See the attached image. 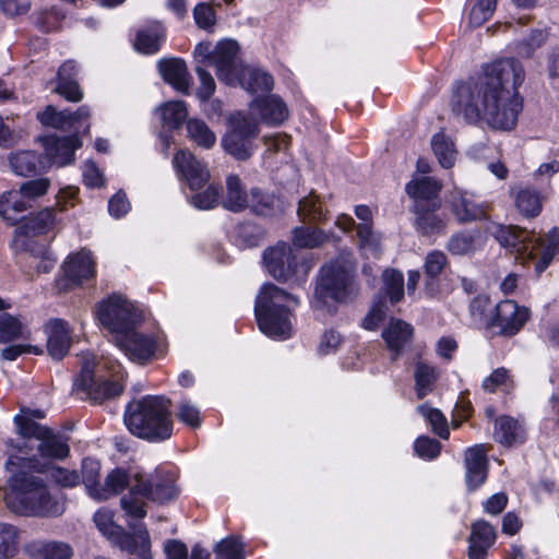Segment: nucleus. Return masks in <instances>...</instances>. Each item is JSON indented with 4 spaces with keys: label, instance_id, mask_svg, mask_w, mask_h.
Here are the masks:
<instances>
[{
    "label": "nucleus",
    "instance_id": "obj_1",
    "mask_svg": "<svg viewBox=\"0 0 559 559\" xmlns=\"http://www.w3.org/2000/svg\"><path fill=\"white\" fill-rule=\"evenodd\" d=\"M525 78L524 68L514 58L488 63L476 80L457 86L452 99L453 110L466 121H485L497 130H512L523 109L519 93Z\"/></svg>",
    "mask_w": 559,
    "mask_h": 559
},
{
    "label": "nucleus",
    "instance_id": "obj_2",
    "mask_svg": "<svg viewBox=\"0 0 559 559\" xmlns=\"http://www.w3.org/2000/svg\"><path fill=\"white\" fill-rule=\"evenodd\" d=\"M14 421L21 439L7 442L9 459L5 468L8 471H13V467H27L38 474L45 473L48 464L39 461L35 451L43 459L63 460L69 455L70 448L67 441L48 427L23 416H15Z\"/></svg>",
    "mask_w": 559,
    "mask_h": 559
},
{
    "label": "nucleus",
    "instance_id": "obj_3",
    "mask_svg": "<svg viewBox=\"0 0 559 559\" xmlns=\"http://www.w3.org/2000/svg\"><path fill=\"white\" fill-rule=\"evenodd\" d=\"M4 501L10 510L22 515H58L62 507L49 493L44 479L27 467H13Z\"/></svg>",
    "mask_w": 559,
    "mask_h": 559
},
{
    "label": "nucleus",
    "instance_id": "obj_4",
    "mask_svg": "<svg viewBox=\"0 0 559 559\" xmlns=\"http://www.w3.org/2000/svg\"><path fill=\"white\" fill-rule=\"evenodd\" d=\"M298 306L299 298L297 296L272 283L263 284L254 304L259 329L270 337H290L295 321L294 311Z\"/></svg>",
    "mask_w": 559,
    "mask_h": 559
},
{
    "label": "nucleus",
    "instance_id": "obj_5",
    "mask_svg": "<svg viewBox=\"0 0 559 559\" xmlns=\"http://www.w3.org/2000/svg\"><path fill=\"white\" fill-rule=\"evenodd\" d=\"M82 369L73 390L94 403L120 395L124 388L126 373L119 361L102 357L97 362L92 354L82 357Z\"/></svg>",
    "mask_w": 559,
    "mask_h": 559
},
{
    "label": "nucleus",
    "instance_id": "obj_6",
    "mask_svg": "<svg viewBox=\"0 0 559 559\" xmlns=\"http://www.w3.org/2000/svg\"><path fill=\"white\" fill-rule=\"evenodd\" d=\"M123 420L132 435L148 441H164L173 435L170 401L163 396L147 395L130 402Z\"/></svg>",
    "mask_w": 559,
    "mask_h": 559
},
{
    "label": "nucleus",
    "instance_id": "obj_7",
    "mask_svg": "<svg viewBox=\"0 0 559 559\" xmlns=\"http://www.w3.org/2000/svg\"><path fill=\"white\" fill-rule=\"evenodd\" d=\"M495 237L502 247L534 260L537 274L544 272L559 253V227H554L543 239L518 226H499Z\"/></svg>",
    "mask_w": 559,
    "mask_h": 559
},
{
    "label": "nucleus",
    "instance_id": "obj_8",
    "mask_svg": "<svg viewBox=\"0 0 559 559\" xmlns=\"http://www.w3.org/2000/svg\"><path fill=\"white\" fill-rule=\"evenodd\" d=\"M134 479L135 484L120 500L121 509L131 518L143 519L146 515L144 499L165 502L177 496L175 476L169 472L157 471L148 478L141 474Z\"/></svg>",
    "mask_w": 559,
    "mask_h": 559
},
{
    "label": "nucleus",
    "instance_id": "obj_9",
    "mask_svg": "<svg viewBox=\"0 0 559 559\" xmlns=\"http://www.w3.org/2000/svg\"><path fill=\"white\" fill-rule=\"evenodd\" d=\"M355 267L348 260H335L324 265L320 271L312 305L321 309L328 305L329 299L345 301L356 294L357 287L354 278Z\"/></svg>",
    "mask_w": 559,
    "mask_h": 559
},
{
    "label": "nucleus",
    "instance_id": "obj_10",
    "mask_svg": "<svg viewBox=\"0 0 559 559\" xmlns=\"http://www.w3.org/2000/svg\"><path fill=\"white\" fill-rule=\"evenodd\" d=\"M263 262L274 278L284 282L293 278L302 282L311 269L310 264L299 259L293 248L284 241L266 249L263 253Z\"/></svg>",
    "mask_w": 559,
    "mask_h": 559
},
{
    "label": "nucleus",
    "instance_id": "obj_11",
    "mask_svg": "<svg viewBox=\"0 0 559 559\" xmlns=\"http://www.w3.org/2000/svg\"><path fill=\"white\" fill-rule=\"evenodd\" d=\"M229 130L222 139V145L226 153L238 160H246L254 152L253 140L259 134L258 122L238 112L229 118Z\"/></svg>",
    "mask_w": 559,
    "mask_h": 559
},
{
    "label": "nucleus",
    "instance_id": "obj_12",
    "mask_svg": "<svg viewBox=\"0 0 559 559\" xmlns=\"http://www.w3.org/2000/svg\"><path fill=\"white\" fill-rule=\"evenodd\" d=\"M97 318L114 336L136 328L141 314L134 306L120 295H112L97 307Z\"/></svg>",
    "mask_w": 559,
    "mask_h": 559
},
{
    "label": "nucleus",
    "instance_id": "obj_13",
    "mask_svg": "<svg viewBox=\"0 0 559 559\" xmlns=\"http://www.w3.org/2000/svg\"><path fill=\"white\" fill-rule=\"evenodd\" d=\"M528 318L530 310L527 308L520 307L513 300H503L496 306L488 325L497 328L500 335L513 336L522 330Z\"/></svg>",
    "mask_w": 559,
    "mask_h": 559
},
{
    "label": "nucleus",
    "instance_id": "obj_14",
    "mask_svg": "<svg viewBox=\"0 0 559 559\" xmlns=\"http://www.w3.org/2000/svg\"><path fill=\"white\" fill-rule=\"evenodd\" d=\"M63 276L58 285L67 290L74 286L83 284L95 276V262L90 251L81 250L70 254L62 264Z\"/></svg>",
    "mask_w": 559,
    "mask_h": 559
},
{
    "label": "nucleus",
    "instance_id": "obj_15",
    "mask_svg": "<svg viewBox=\"0 0 559 559\" xmlns=\"http://www.w3.org/2000/svg\"><path fill=\"white\" fill-rule=\"evenodd\" d=\"M114 343L130 360L138 364L148 361L156 349L154 340L148 335L138 332L136 328H131L122 334H117V336H114Z\"/></svg>",
    "mask_w": 559,
    "mask_h": 559
},
{
    "label": "nucleus",
    "instance_id": "obj_16",
    "mask_svg": "<svg viewBox=\"0 0 559 559\" xmlns=\"http://www.w3.org/2000/svg\"><path fill=\"white\" fill-rule=\"evenodd\" d=\"M44 146L45 165L67 166L74 160V153L81 146L76 135L57 136L46 135L39 139Z\"/></svg>",
    "mask_w": 559,
    "mask_h": 559
},
{
    "label": "nucleus",
    "instance_id": "obj_17",
    "mask_svg": "<svg viewBox=\"0 0 559 559\" xmlns=\"http://www.w3.org/2000/svg\"><path fill=\"white\" fill-rule=\"evenodd\" d=\"M173 165L191 190L201 189L211 178L206 164L198 159L189 150H179L173 158Z\"/></svg>",
    "mask_w": 559,
    "mask_h": 559
},
{
    "label": "nucleus",
    "instance_id": "obj_18",
    "mask_svg": "<svg viewBox=\"0 0 559 559\" xmlns=\"http://www.w3.org/2000/svg\"><path fill=\"white\" fill-rule=\"evenodd\" d=\"M406 193L415 201V211H436L440 206L438 199L441 183L431 177L414 178L406 185Z\"/></svg>",
    "mask_w": 559,
    "mask_h": 559
},
{
    "label": "nucleus",
    "instance_id": "obj_19",
    "mask_svg": "<svg viewBox=\"0 0 559 559\" xmlns=\"http://www.w3.org/2000/svg\"><path fill=\"white\" fill-rule=\"evenodd\" d=\"M238 50V44L231 39L221 40L214 47L213 66L216 68V75L228 85H233L238 81L236 68Z\"/></svg>",
    "mask_w": 559,
    "mask_h": 559
},
{
    "label": "nucleus",
    "instance_id": "obj_20",
    "mask_svg": "<svg viewBox=\"0 0 559 559\" xmlns=\"http://www.w3.org/2000/svg\"><path fill=\"white\" fill-rule=\"evenodd\" d=\"M465 481L469 490L479 488L487 478V453L484 444L468 448L464 454Z\"/></svg>",
    "mask_w": 559,
    "mask_h": 559
},
{
    "label": "nucleus",
    "instance_id": "obj_21",
    "mask_svg": "<svg viewBox=\"0 0 559 559\" xmlns=\"http://www.w3.org/2000/svg\"><path fill=\"white\" fill-rule=\"evenodd\" d=\"M496 530L485 520L472 524L468 537V559H486L489 548L496 542Z\"/></svg>",
    "mask_w": 559,
    "mask_h": 559
},
{
    "label": "nucleus",
    "instance_id": "obj_22",
    "mask_svg": "<svg viewBox=\"0 0 559 559\" xmlns=\"http://www.w3.org/2000/svg\"><path fill=\"white\" fill-rule=\"evenodd\" d=\"M47 350L49 355L60 360L69 352L71 337L68 324L62 319H51L46 323Z\"/></svg>",
    "mask_w": 559,
    "mask_h": 559
},
{
    "label": "nucleus",
    "instance_id": "obj_23",
    "mask_svg": "<svg viewBox=\"0 0 559 559\" xmlns=\"http://www.w3.org/2000/svg\"><path fill=\"white\" fill-rule=\"evenodd\" d=\"M76 75L78 67L72 60L63 62L57 73L56 93L72 103L82 100L84 96V93L76 81Z\"/></svg>",
    "mask_w": 559,
    "mask_h": 559
},
{
    "label": "nucleus",
    "instance_id": "obj_24",
    "mask_svg": "<svg viewBox=\"0 0 559 559\" xmlns=\"http://www.w3.org/2000/svg\"><path fill=\"white\" fill-rule=\"evenodd\" d=\"M24 550L33 559H71L73 556L72 547L60 540H32Z\"/></svg>",
    "mask_w": 559,
    "mask_h": 559
},
{
    "label": "nucleus",
    "instance_id": "obj_25",
    "mask_svg": "<svg viewBox=\"0 0 559 559\" xmlns=\"http://www.w3.org/2000/svg\"><path fill=\"white\" fill-rule=\"evenodd\" d=\"M250 110L267 124H280L288 117L285 104L275 95L254 99Z\"/></svg>",
    "mask_w": 559,
    "mask_h": 559
},
{
    "label": "nucleus",
    "instance_id": "obj_26",
    "mask_svg": "<svg viewBox=\"0 0 559 559\" xmlns=\"http://www.w3.org/2000/svg\"><path fill=\"white\" fill-rule=\"evenodd\" d=\"M158 70L163 79L175 90L188 93L189 73L183 60L178 58L163 59L158 62Z\"/></svg>",
    "mask_w": 559,
    "mask_h": 559
},
{
    "label": "nucleus",
    "instance_id": "obj_27",
    "mask_svg": "<svg viewBox=\"0 0 559 559\" xmlns=\"http://www.w3.org/2000/svg\"><path fill=\"white\" fill-rule=\"evenodd\" d=\"M413 336V328L403 320H391L389 325L383 330L382 337L388 348L393 353L392 359H396L405 344Z\"/></svg>",
    "mask_w": 559,
    "mask_h": 559
},
{
    "label": "nucleus",
    "instance_id": "obj_28",
    "mask_svg": "<svg viewBox=\"0 0 559 559\" xmlns=\"http://www.w3.org/2000/svg\"><path fill=\"white\" fill-rule=\"evenodd\" d=\"M140 475L139 473L131 475L122 468L112 469L106 476L105 483L99 487V490L94 491V499L98 501L107 500L111 496L121 492L127 486L131 488L135 484V476Z\"/></svg>",
    "mask_w": 559,
    "mask_h": 559
},
{
    "label": "nucleus",
    "instance_id": "obj_29",
    "mask_svg": "<svg viewBox=\"0 0 559 559\" xmlns=\"http://www.w3.org/2000/svg\"><path fill=\"white\" fill-rule=\"evenodd\" d=\"M120 546L122 550L130 554H138L143 559H147L150 555V536L146 530H139L135 534H128L120 526L119 532L115 533L110 538Z\"/></svg>",
    "mask_w": 559,
    "mask_h": 559
},
{
    "label": "nucleus",
    "instance_id": "obj_30",
    "mask_svg": "<svg viewBox=\"0 0 559 559\" xmlns=\"http://www.w3.org/2000/svg\"><path fill=\"white\" fill-rule=\"evenodd\" d=\"M495 439L503 445L522 443L525 440L523 426L510 416H500L495 421Z\"/></svg>",
    "mask_w": 559,
    "mask_h": 559
},
{
    "label": "nucleus",
    "instance_id": "obj_31",
    "mask_svg": "<svg viewBox=\"0 0 559 559\" xmlns=\"http://www.w3.org/2000/svg\"><path fill=\"white\" fill-rule=\"evenodd\" d=\"M31 209L17 190L5 191L0 195V217L14 225L20 215Z\"/></svg>",
    "mask_w": 559,
    "mask_h": 559
},
{
    "label": "nucleus",
    "instance_id": "obj_32",
    "mask_svg": "<svg viewBox=\"0 0 559 559\" xmlns=\"http://www.w3.org/2000/svg\"><path fill=\"white\" fill-rule=\"evenodd\" d=\"M222 204L231 212H241L248 207L249 194L238 176L229 175L226 178V193Z\"/></svg>",
    "mask_w": 559,
    "mask_h": 559
},
{
    "label": "nucleus",
    "instance_id": "obj_33",
    "mask_svg": "<svg viewBox=\"0 0 559 559\" xmlns=\"http://www.w3.org/2000/svg\"><path fill=\"white\" fill-rule=\"evenodd\" d=\"M514 204L516 210L524 217L531 218L540 213L543 207V198L540 193L533 188H520L514 192Z\"/></svg>",
    "mask_w": 559,
    "mask_h": 559
},
{
    "label": "nucleus",
    "instance_id": "obj_34",
    "mask_svg": "<svg viewBox=\"0 0 559 559\" xmlns=\"http://www.w3.org/2000/svg\"><path fill=\"white\" fill-rule=\"evenodd\" d=\"M439 378V369L426 361L416 362L414 379L415 389L418 399H424L433 390V385Z\"/></svg>",
    "mask_w": 559,
    "mask_h": 559
},
{
    "label": "nucleus",
    "instance_id": "obj_35",
    "mask_svg": "<svg viewBox=\"0 0 559 559\" xmlns=\"http://www.w3.org/2000/svg\"><path fill=\"white\" fill-rule=\"evenodd\" d=\"M9 163L14 174L19 176H31L36 173L38 166L45 168V160H39L38 155L34 151H20L11 153Z\"/></svg>",
    "mask_w": 559,
    "mask_h": 559
},
{
    "label": "nucleus",
    "instance_id": "obj_36",
    "mask_svg": "<svg viewBox=\"0 0 559 559\" xmlns=\"http://www.w3.org/2000/svg\"><path fill=\"white\" fill-rule=\"evenodd\" d=\"M451 207L453 214L460 222L479 219L485 215L483 207L461 192L452 194Z\"/></svg>",
    "mask_w": 559,
    "mask_h": 559
},
{
    "label": "nucleus",
    "instance_id": "obj_37",
    "mask_svg": "<svg viewBox=\"0 0 559 559\" xmlns=\"http://www.w3.org/2000/svg\"><path fill=\"white\" fill-rule=\"evenodd\" d=\"M29 330L19 318L10 313L0 314V344L10 343L20 338L26 340Z\"/></svg>",
    "mask_w": 559,
    "mask_h": 559
},
{
    "label": "nucleus",
    "instance_id": "obj_38",
    "mask_svg": "<svg viewBox=\"0 0 559 559\" xmlns=\"http://www.w3.org/2000/svg\"><path fill=\"white\" fill-rule=\"evenodd\" d=\"M326 213L328 212L323 210L320 198L313 191L304 197L298 203L297 214L304 223L325 221Z\"/></svg>",
    "mask_w": 559,
    "mask_h": 559
},
{
    "label": "nucleus",
    "instance_id": "obj_39",
    "mask_svg": "<svg viewBox=\"0 0 559 559\" xmlns=\"http://www.w3.org/2000/svg\"><path fill=\"white\" fill-rule=\"evenodd\" d=\"M164 36L165 33L162 25L155 23L150 28L138 32L134 46L140 52L152 55L159 50Z\"/></svg>",
    "mask_w": 559,
    "mask_h": 559
},
{
    "label": "nucleus",
    "instance_id": "obj_40",
    "mask_svg": "<svg viewBox=\"0 0 559 559\" xmlns=\"http://www.w3.org/2000/svg\"><path fill=\"white\" fill-rule=\"evenodd\" d=\"M241 85L251 93L269 92L273 88V78L260 69H246L238 78Z\"/></svg>",
    "mask_w": 559,
    "mask_h": 559
},
{
    "label": "nucleus",
    "instance_id": "obj_41",
    "mask_svg": "<svg viewBox=\"0 0 559 559\" xmlns=\"http://www.w3.org/2000/svg\"><path fill=\"white\" fill-rule=\"evenodd\" d=\"M329 236L320 228L310 226L295 227L293 242L298 248H316L328 241Z\"/></svg>",
    "mask_w": 559,
    "mask_h": 559
},
{
    "label": "nucleus",
    "instance_id": "obj_42",
    "mask_svg": "<svg viewBox=\"0 0 559 559\" xmlns=\"http://www.w3.org/2000/svg\"><path fill=\"white\" fill-rule=\"evenodd\" d=\"M187 132L188 138L202 148L209 150L216 143L215 133L201 119H189Z\"/></svg>",
    "mask_w": 559,
    "mask_h": 559
},
{
    "label": "nucleus",
    "instance_id": "obj_43",
    "mask_svg": "<svg viewBox=\"0 0 559 559\" xmlns=\"http://www.w3.org/2000/svg\"><path fill=\"white\" fill-rule=\"evenodd\" d=\"M431 146L443 168H451L454 165L456 159V150L453 142L444 133H437L433 135Z\"/></svg>",
    "mask_w": 559,
    "mask_h": 559
},
{
    "label": "nucleus",
    "instance_id": "obj_44",
    "mask_svg": "<svg viewBox=\"0 0 559 559\" xmlns=\"http://www.w3.org/2000/svg\"><path fill=\"white\" fill-rule=\"evenodd\" d=\"M160 115L163 123L170 128L177 129L188 117V110L185 102L175 100L168 102L160 107Z\"/></svg>",
    "mask_w": 559,
    "mask_h": 559
},
{
    "label": "nucleus",
    "instance_id": "obj_45",
    "mask_svg": "<svg viewBox=\"0 0 559 559\" xmlns=\"http://www.w3.org/2000/svg\"><path fill=\"white\" fill-rule=\"evenodd\" d=\"M418 413L430 424L431 430L442 439H449L450 430L445 416L438 408L419 405Z\"/></svg>",
    "mask_w": 559,
    "mask_h": 559
},
{
    "label": "nucleus",
    "instance_id": "obj_46",
    "mask_svg": "<svg viewBox=\"0 0 559 559\" xmlns=\"http://www.w3.org/2000/svg\"><path fill=\"white\" fill-rule=\"evenodd\" d=\"M383 289L392 304L402 300L404 296V276L396 270H385L383 272Z\"/></svg>",
    "mask_w": 559,
    "mask_h": 559
},
{
    "label": "nucleus",
    "instance_id": "obj_47",
    "mask_svg": "<svg viewBox=\"0 0 559 559\" xmlns=\"http://www.w3.org/2000/svg\"><path fill=\"white\" fill-rule=\"evenodd\" d=\"M433 212L435 211H428L427 207H425L424 211L416 212L418 214L416 218V229L425 236L440 234L445 228L444 221L433 214Z\"/></svg>",
    "mask_w": 559,
    "mask_h": 559
},
{
    "label": "nucleus",
    "instance_id": "obj_48",
    "mask_svg": "<svg viewBox=\"0 0 559 559\" xmlns=\"http://www.w3.org/2000/svg\"><path fill=\"white\" fill-rule=\"evenodd\" d=\"M56 223L55 209L47 207L34 217H32L24 226L27 235L44 234L53 227Z\"/></svg>",
    "mask_w": 559,
    "mask_h": 559
},
{
    "label": "nucleus",
    "instance_id": "obj_49",
    "mask_svg": "<svg viewBox=\"0 0 559 559\" xmlns=\"http://www.w3.org/2000/svg\"><path fill=\"white\" fill-rule=\"evenodd\" d=\"M39 121L55 129H71L70 111H58L53 106H47L46 109L37 114Z\"/></svg>",
    "mask_w": 559,
    "mask_h": 559
},
{
    "label": "nucleus",
    "instance_id": "obj_50",
    "mask_svg": "<svg viewBox=\"0 0 559 559\" xmlns=\"http://www.w3.org/2000/svg\"><path fill=\"white\" fill-rule=\"evenodd\" d=\"M100 464L93 459H84L82 463V478L88 495L94 499V491H98Z\"/></svg>",
    "mask_w": 559,
    "mask_h": 559
},
{
    "label": "nucleus",
    "instance_id": "obj_51",
    "mask_svg": "<svg viewBox=\"0 0 559 559\" xmlns=\"http://www.w3.org/2000/svg\"><path fill=\"white\" fill-rule=\"evenodd\" d=\"M50 187L48 178H38L23 182L17 191L23 199L32 206V202L45 195Z\"/></svg>",
    "mask_w": 559,
    "mask_h": 559
},
{
    "label": "nucleus",
    "instance_id": "obj_52",
    "mask_svg": "<svg viewBox=\"0 0 559 559\" xmlns=\"http://www.w3.org/2000/svg\"><path fill=\"white\" fill-rule=\"evenodd\" d=\"M17 538V530L13 525L0 523V559L14 556Z\"/></svg>",
    "mask_w": 559,
    "mask_h": 559
},
{
    "label": "nucleus",
    "instance_id": "obj_53",
    "mask_svg": "<svg viewBox=\"0 0 559 559\" xmlns=\"http://www.w3.org/2000/svg\"><path fill=\"white\" fill-rule=\"evenodd\" d=\"M274 203L275 198L273 194L264 193L258 188L250 190L248 207H250L255 214H269L272 211Z\"/></svg>",
    "mask_w": 559,
    "mask_h": 559
},
{
    "label": "nucleus",
    "instance_id": "obj_54",
    "mask_svg": "<svg viewBox=\"0 0 559 559\" xmlns=\"http://www.w3.org/2000/svg\"><path fill=\"white\" fill-rule=\"evenodd\" d=\"M497 0H478L469 12V24L474 27L481 26L493 14Z\"/></svg>",
    "mask_w": 559,
    "mask_h": 559
},
{
    "label": "nucleus",
    "instance_id": "obj_55",
    "mask_svg": "<svg viewBox=\"0 0 559 559\" xmlns=\"http://www.w3.org/2000/svg\"><path fill=\"white\" fill-rule=\"evenodd\" d=\"M219 188L215 185H209L203 191L191 197V204L199 210H211L218 204Z\"/></svg>",
    "mask_w": 559,
    "mask_h": 559
},
{
    "label": "nucleus",
    "instance_id": "obj_56",
    "mask_svg": "<svg viewBox=\"0 0 559 559\" xmlns=\"http://www.w3.org/2000/svg\"><path fill=\"white\" fill-rule=\"evenodd\" d=\"M447 249L455 255H464L475 250V237L469 233L453 235L447 245Z\"/></svg>",
    "mask_w": 559,
    "mask_h": 559
},
{
    "label": "nucleus",
    "instance_id": "obj_57",
    "mask_svg": "<svg viewBox=\"0 0 559 559\" xmlns=\"http://www.w3.org/2000/svg\"><path fill=\"white\" fill-rule=\"evenodd\" d=\"M356 233L362 249L378 252L380 249V237L373 231L371 223H360L356 226Z\"/></svg>",
    "mask_w": 559,
    "mask_h": 559
},
{
    "label": "nucleus",
    "instance_id": "obj_58",
    "mask_svg": "<svg viewBox=\"0 0 559 559\" xmlns=\"http://www.w3.org/2000/svg\"><path fill=\"white\" fill-rule=\"evenodd\" d=\"M218 559H245L243 546L236 537L223 539L216 547Z\"/></svg>",
    "mask_w": 559,
    "mask_h": 559
},
{
    "label": "nucleus",
    "instance_id": "obj_59",
    "mask_svg": "<svg viewBox=\"0 0 559 559\" xmlns=\"http://www.w3.org/2000/svg\"><path fill=\"white\" fill-rule=\"evenodd\" d=\"M448 265L447 255L440 250H433L426 255L424 271L428 277L439 276Z\"/></svg>",
    "mask_w": 559,
    "mask_h": 559
},
{
    "label": "nucleus",
    "instance_id": "obj_60",
    "mask_svg": "<svg viewBox=\"0 0 559 559\" xmlns=\"http://www.w3.org/2000/svg\"><path fill=\"white\" fill-rule=\"evenodd\" d=\"M416 454L425 460L436 459L441 451V443L429 437H419L414 443Z\"/></svg>",
    "mask_w": 559,
    "mask_h": 559
},
{
    "label": "nucleus",
    "instance_id": "obj_61",
    "mask_svg": "<svg viewBox=\"0 0 559 559\" xmlns=\"http://www.w3.org/2000/svg\"><path fill=\"white\" fill-rule=\"evenodd\" d=\"M94 522L99 532L109 539L119 532V525L114 522V513L107 509H100L94 514Z\"/></svg>",
    "mask_w": 559,
    "mask_h": 559
},
{
    "label": "nucleus",
    "instance_id": "obj_62",
    "mask_svg": "<svg viewBox=\"0 0 559 559\" xmlns=\"http://www.w3.org/2000/svg\"><path fill=\"white\" fill-rule=\"evenodd\" d=\"M64 19V14L57 8L43 11L37 15L36 25L43 32H51L59 27L60 22Z\"/></svg>",
    "mask_w": 559,
    "mask_h": 559
},
{
    "label": "nucleus",
    "instance_id": "obj_63",
    "mask_svg": "<svg viewBox=\"0 0 559 559\" xmlns=\"http://www.w3.org/2000/svg\"><path fill=\"white\" fill-rule=\"evenodd\" d=\"M545 41L546 34L543 31L536 29L532 32L528 38L518 44L516 51L521 57L530 58Z\"/></svg>",
    "mask_w": 559,
    "mask_h": 559
},
{
    "label": "nucleus",
    "instance_id": "obj_64",
    "mask_svg": "<svg viewBox=\"0 0 559 559\" xmlns=\"http://www.w3.org/2000/svg\"><path fill=\"white\" fill-rule=\"evenodd\" d=\"M50 473V478L62 487H74L80 483V475L76 471H70L60 466H48L46 472Z\"/></svg>",
    "mask_w": 559,
    "mask_h": 559
}]
</instances>
